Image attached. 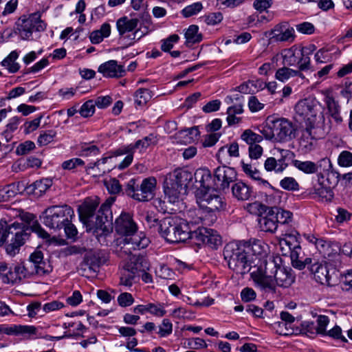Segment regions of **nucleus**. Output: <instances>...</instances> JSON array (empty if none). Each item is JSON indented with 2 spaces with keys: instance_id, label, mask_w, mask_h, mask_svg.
Here are the masks:
<instances>
[{
  "instance_id": "nucleus-39",
  "label": "nucleus",
  "mask_w": 352,
  "mask_h": 352,
  "mask_svg": "<svg viewBox=\"0 0 352 352\" xmlns=\"http://www.w3.org/2000/svg\"><path fill=\"white\" fill-rule=\"evenodd\" d=\"M243 112V105L241 104L230 107L227 109V122L229 126L239 124L241 122V118L236 115L241 114Z\"/></svg>"
},
{
  "instance_id": "nucleus-24",
  "label": "nucleus",
  "mask_w": 352,
  "mask_h": 352,
  "mask_svg": "<svg viewBox=\"0 0 352 352\" xmlns=\"http://www.w3.org/2000/svg\"><path fill=\"white\" fill-rule=\"evenodd\" d=\"M290 258L292 266L298 270H302L307 265V267L312 263L311 258H305V254L302 251L300 245H294L290 252Z\"/></svg>"
},
{
  "instance_id": "nucleus-13",
  "label": "nucleus",
  "mask_w": 352,
  "mask_h": 352,
  "mask_svg": "<svg viewBox=\"0 0 352 352\" xmlns=\"http://www.w3.org/2000/svg\"><path fill=\"white\" fill-rule=\"evenodd\" d=\"M149 243V239L142 233L129 234L123 239L122 251L126 254H131V250H141L146 248Z\"/></svg>"
},
{
  "instance_id": "nucleus-21",
  "label": "nucleus",
  "mask_w": 352,
  "mask_h": 352,
  "mask_svg": "<svg viewBox=\"0 0 352 352\" xmlns=\"http://www.w3.org/2000/svg\"><path fill=\"white\" fill-rule=\"evenodd\" d=\"M233 197L238 201H245L255 198V192L252 187L241 181L237 182L232 186Z\"/></svg>"
},
{
  "instance_id": "nucleus-57",
  "label": "nucleus",
  "mask_w": 352,
  "mask_h": 352,
  "mask_svg": "<svg viewBox=\"0 0 352 352\" xmlns=\"http://www.w3.org/2000/svg\"><path fill=\"white\" fill-rule=\"evenodd\" d=\"M282 188L287 190H297L299 185L296 180L291 177H287L283 179L280 182Z\"/></svg>"
},
{
  "instance_id": "nucleus-7",
  "label": "nucleus",
  "mask_w": 352,
  "mask_h": 352,
  "mask_svg": "<svg viewBox=\"0 0 352 352\" xmlns=\"http://www.w3.org/2000/svg\"><path fill=\"white\" fill-rule=\"evenodd\" d=\"M157 180L153 177L144 179L141 183L136 179H130L125 188L126 195L139 201H148L155 196Z\"/></svg>"
},
{
  "instance_id": "nucleus-18",
  "label": "nucleus",
  "mask_w": 352,
  "mask_h": 352,
  "mask_svg": "<svg viewBox=\"0 0 352 352\" xmlns=\"http://www.w3.org/2000/svg\"><path fill=\"white\" fill-rule=\"evenodd\" d=\"M116 232L124 236L137 232V226L129 213L122 212L115 221Z\"/></svg>"
},
{
  "instance_id": "nucleus-37",
  "label": "nucleus",
  "mask_w": 352,
  "mask_h": 352,
  "mask_svg": "<svg viewBox=\"0 0 352 352\" xmlns=\"http://www.w3.org/2000/svg\"><path fill=\"white\" fill-rule=\"evenodd\" d=\"M1 331L7 335H34L36 332V328L34 326L14 325L10 327H3L1 329Z\"/></svg>"
},
{
  "instance_id": "nucleus-3",
  "label": "nucleus",
  "mask_w": 352,
  "mask_h": 352,
  "mask_svg": "<svg viewBox=\"0 0 352 352\" xmlns=\"http://www.w3.org/2000/svg\"><path fill=\"white\" fill-rule=\"evenodd\" d=\"M295 119L305 123V130L311 139L323 138L325 134L324 118L320 103L313 99L300 100L295 106Z\"/></svg>"
},
{
  "instance_id": "nucleus-56",
  "label": "nucleus",
  "mask_w": 352,
  "mask_h": 352,
  "mask_svg": "<svg viewBox=\"0 0 352 352\" xmlns=\"http://www.w3.org/2000/svg\"><path fill=\"white\" fill-rule=\"evenodd\" d=\"M221 244V238L217 234V232L210 229V234L206 240L205 245H208L212 249H216L219 245Z\"/></svg>"
},
{
  "instance_id": "nucleus-14",
  "label": "nucleus",
  "mask_w": 352,
  "mask_h": 352,
  "mask_svg": "<svg viewBox=\"0 0 352 352\" xmlns=\"http://www.w3.org/2000/svg\"><path fill=\"white\" fill-rule=\"evenodd\" d=\"M214 176L217 186L224 190L229 188L230 183L236 180V172L229 166H219L215 169Z\"/></svg>"
},
{
  "instance_id": "nucleus-62",
  "label": "nucleus",
  "mask_w": 352,
  "mask_h": 352,
  "mask_svg": "<svg viewBox=\"0 0 352 352\" xmlns=\"http://www.w3.org/2000/svg\"><path fill=\"white\" fill-rule=\"evenodd\" d=\"M325 103L329 114L340 111V106L332 96H327L325 98Z\"/></svg>"
},
{
  "instance_id": "nucleus-48",
  "label": "nucleus",
  "mask_w": 352,
  "mask_h": 352,
  "mask_svg": "<svg viewBox=\"0 0 352 352\" xmlns=\"http://www.w3.org/2000/svg\"><path fill=\"white\" fill-rule=\"evenodd\" d=\"M135 103L142 106L145 104L151 98V91L148 89H138L134 94Z\"/></svg>"
},
{
  "instance_id": "nucleus-1",
  "label": "nucleus",
  "mask_w": 352,
  "mask_h": 352,
  "mask_svg": "<svg viewBox=\"0 0 352 352\" xmlns=\"http://www.w3.org/2000/svg\"><path fill=\"white\" fill-rule=\"evenodd\" d=\"M113 198L108 199L95 213L99 202L97 199H87L78 209L81 222L86 226L87 232H92L97 236H106L113 229V214L111 206Z\"/></svg>"
},
{
  "instance_id": "nucleus-35",
  "label": "nucleus",
  "mask_w": 352,
  "mask_h": 352,
  "mask_svg": "<svg viewBox=\"0 0 352 352\" xmlns=\"http://www.w3.org/2000/svg\"><path fill=\"white\" fill-rule=\"evenodd\" d=\"M170 176L184 188V192L193 179V175L190 172L182 169L175 170Z\"/></svg>"
},
{
  "instance_id": "nucleus-51",
  "label": "nucleus",
  "mask_w": 352,
  "mask_h": 352,
  "mask_svg": "<svg viewBox=\"0 0 352 352\" xmlns=\"http://www.w3.org/2000/svg\"><path fill=\"white\" fill-rule=\"evenodd\" d=\"M270 207L262 204L258 201H254L247 204L245 209L251 214L261 216Z\"/></svg>"
},
{
  "instance_id": "nucleus-59",
  "label": "nucleus",
  "mask_w": 352,
  "mask_h": 352,
  "mask_svg": "<svg viewBox=\"0 0 352 352\" xmlns=\"http://www.w3.org/2000/svg\"><path fill=\"white\" fill-rule=\"evenodd\" d=\"M338 164L342 167L352 166V153L349 151H342L338 159Z\"/></svg>"
},
{
  "instance_id": "nucleus-6",
  "label": "nucleus",
  "mask_w": 352,
  "mask_h": 352,
  "mask_svg": "<svg viewBox=\"0 0 352 352\" xmlns=\"http://www.w3.org/2000/svg\"><path fill=\"white\" fill-rule=\"evenodd\" d=\"M190 223L186 220L168 217L160 220L157 232L169 243L184 242L190 237Z\"/></svg>"
},
{
  "instance_id": "nucleus-4",
  "label": "nucleus",
  "mask_w": 352,
  "mask_h": 352,
  "mask_svg": "<svg viewBox=\"0 0 352 352\" xmlns=\"http://www.w3.org/2000/svg\"><path fill=\"white\" fill-rule=\"evenodd\" d=\"M263 263V272H250L251 278L261 289L274 292L275 282L280 287H288L294 281L292 270L278 265L274 259Z\"/></svg>"
},
{
  "instance_id": "nucleus-36",
  "label": "nucleus",
  "mask_w": 352,
  "mask_h": 352,
  "mask_svg": "<svg viewBox=\"0 0 352 352\" xmlns=\"http://www.w3.org/2000/svg\"><path fill=\"white\" fill-rule=\"evenodd\" d=\"M286 26V25L276 26L273 31V38L278 41H293L295 37L294 29Z\"/></svg>"
},
{
  "instance_id": "nucleus-52",
  "label": "nucleus",
  "mask_w": 352,
  "mask_h": 352,
  "mask_svg": "<svg viewBox=\"0 0 352 352\" xmlns=\"http://www.w3.org/2000/svg\"><path fill=\"white\" fill-rule=\"evenodd\" d=\"M340 285L343 291L352 294V270L342 276Z\"/></svg>"
},
{
  "instance_id": "nucleus-34",
  "label": "nucleus",
  "mask_w": 352,
  "mask_h": 352,
  "mask_svg": "<svg viewBox=\"0 0 352 352\" xmlns=\"http://www.w3.org/2000/svg\"><path fill=\"white\" fill-rule=\"evenodd\" d=\"M324 176L323 174L318 175V184L314 187V192L327 201H331L333 197V192L329 187L324 184Z\"/></svg>"
},
{
  "instance_id": "nucleus-16",
  "label": "nucleus",
  "mask_w": 352,
  "mask_h": 352,
  "mask_svg": "<svg viewBox=\"0 0 352 352\" xmlns=\"http://www.w3.org/2000/svg\"><path fill=\"white\" fill-rule=\"evenodd\" d=\"M34 274L33 270H30L25 263H21L10 268L8 273L3 277V281L6 283H16L22 278L30 277Z\"/></svg>"
},
{
  "instance_id": "nucleus-29",
  "label": "nucleus",
  "mask_w": 352,
  "mask_h": 352,
  "mask_svg": "<svg viewBox=\"0 0 352 352\" xmlns=\"http://www.w3.org/2000/svg\"><path fill=\"white\" fill-rule=\"evenodd\" d=\"M52 185V180L51 179L43 178L28 186L27 193L28 195H32L35 197H39L42 196Z\"/></svg>"
},
{
  "instance_id": "nucleus-40",
  "label": "nucleus",
  "mask_w": 352,
  "mask_h": 352,
  "mask_svg": "<svg viewBox=\"0 0 352 352\" xmlns=\"http://www.w3.org/2000/svg\"><path fill=\"white\" fill-rule=\"evenodd\" d=\"M140 275L135 274L133 271L124 265L120 275V285L131 287L134 283L137 282Z\"/></svg>"
},
{
  "instance_id": "nucleus-28",
  "label": "nucleus",
  "mask_w": 352,
  "mask_h": 352,
  "mask_svg": "<svg viewBox=\"0 0 352 352\" xmlns=\"http://www.w3.org/2000/svg\"><path fill=\"white\" fill-rule=\"evenodd\" d=\"M164 187L165 195L168 197L170 202L175 203L180 194L185 193L184 188L179 186L177 182L173 181L170 176L166 179Z\"/></svg>"
},
{
  "instance_id": "nucleus-42",
  "label": "nucleus",
  "mask_w": 352,
  "mask_h": 352,
  "mask_svg": "<svg viewBox=\"0 0 352 352\" xmlns=\"http://www.w3.org/2000/svg\"><path fill=\"white\" fill-rule=\"evenodd\" d=\"M331 168L332 166L329 168H323L324 173L322 174L324 176V184L333 190V188L336 186L340 181V174L333 171Z\"/></svg>"
},
{
  "instance_id": "nucleus-32",
  "label": "nucleus",
  "mask_w": 352,
  "mask_h": 352,
  "mask_svg": "<svg viewBox=\"0 0 352 352\" xmlns=\"http://www.w3.org/2000/svg\"><path fill=\"white\" fill-rule=\"evenodd\" d=\"M283 62L285 65L295 66L300 61V56L302 55V50L296 47L285 49L281 53Z\"/></svg>"
},
{
  "instance_id": "nucleus-33",
  "label": "nucleus",
  "mask_w": 352,
  "mask_h": 352,
  "mask_svg": "<svg viewBox=\"0 0 352 352\" xmlns=\"http://www.w3.org/2000/svg\"><path fill=\"white\" fill-rule=\"evenodd\" d=\"M288 164L285 162V157L281 156L278 160L273 157L266 159L264 163V168L266 171H274L276 173H280L287 167Z\"/></svg>"
},
{
  "instance_id": "nucleus-61",
  "label": "nucleus",
  "mask_w": 352,
  "mask_h": 352,
  "mask_svg": "<svg viewBox=\"0 0 352 352\" xmlns=\"http://www.w3.org/2000/svg\"><path fill=\"white\" fill-rule=\"evenodd\" d=\"M202 9V4L199 2L195 3L192 5L186 6L182 10V14L185 17H189L198 13Z\"/></svg>"
},
{
  "instance_id": "nucleus-58",
  "label": "nucleus",
  "mask_w": 352,
  "mask_h": 352,
  "mask_svg": "<svg viewBox=\"0 0 352 352\" xmlns=\"http://www.w3.org/2000/svg\"><path fill=\"white\" fill-rule=\"evenodd\" d=\"M179 39V36L175 34L169 36L167 38L162 40L161 45L162 50L165 52H170L173 47L174 43H177Z\"/></svg>"
},
{
  "instance_id": "nucleus-55",
  "label": "nucleus",
  "mask_w": 352,
  "mask_h": 352,
  "mask_svg": "<svg viewBox=\"0 0 352 352\" xmlns=\"http://www.w3.org/2000/svg\"><path fill=\"white\" fill-rule=\"evenodd\" d=\"M95 107L94 100H89L81 106L79 113L84 118L90 117L94 113Z\"/></svg>"
},
{
  "instance_id": "nucleus-49",
  "label": "nucleus",
  "mask_w": 352,
  "mask_h": 352,
  "mask_svg": "<svg viewBox=\"0 0 352 352\" xmlns=\"http://www.w3.org/2000/svg\"><path fill=\"white\" fill-rule=\"evenodd\" d=\"M109 171V169H106L101 166H100L95 162L89 163L86 167L87 173L94 177L102 176L104 174Z\"/></svg>"
},
{
  "instance_id": "nucleus-64",
  "label": "nucleus",
  "mask_w": 352,
  "mask_h": 352,
  "mask_svg": "<svg viewBox=\"0 0 352 352\" xmlns=\"http://www.w3.org/2000/svg\"><path fill=\"white\" fill-rule=\"evenodd\" d=\"M329 322V319L327 316H319L317 320L318 327L316 328V333L321 335L326 333V327Z\"/></svg>"
},
{
  "instance_id": "nucleus-38",
  "label": "nucleus",
  "mask_w": 352,
  "mask_h": 352,
  "mask_svg": "<svg viewBox=\"0 0 352 352\" xmlns=\"http://www.w3.org/2000/svg\"><path fill=\"white\" fill-rule=\"evenodd\" d=\"M141 25H143L144 30H142V27L137 29L132 33L133 37L131 38V41H133L138 36V39L142 38L144 35L148 34L149 32V26L151 25V17L148 13H143L140 16Z\"/></svg>"
},
{
  "instance_id": "nucleus-20",
  "label": "nucleus",
  "mask_w": 352,
  "mask_h": 352,
  "mask_svg": "<svg viewBox=\"0 0 352 352\" xmlns=\"http://www.w3.org/2000/svg\"><path fill=\"white\" fill-rule=\"evenodd\" d=\"M100 254L96 252H89L85 254L83 261L80 263L78 270L85 276V272L88 269L89 272H96L102 263Z\"/></svg>"
},
{
  "instance_id": "nucleus-8",
  "label": "nucleus",
  "mask_w": 352,
  "mask_h": 352,
  "mask_svg": "<svg viewBox=\"0 0 352 352\" xmlns=\"http://www.w3.org/2000/svg\"><path fill=\"white\" fill-rule=\"evenodd\" d=\"M44 225L51 229L60 230L74 216V210L69 206H52L43 213Z\"/></svg>"
},
{
  "instance_id": "nucleus-27",
  "label": "nucleus",
  "mask_w": 352,
  "mask_h": 352,
  "mask_svg": "<svg viewBox=\"0 0 352 352\" xmlns=\"http://www.w3.org/2000/svg\"><path fill=\"white\" fill-rule=\"evenodd\" d=\"M129 261L125 263V266L133 271L135 274L146 271L149 269V263L144 256L130 254Z\"/></svg>"
},
{
  "instance_id": "nucleus-46",
  "label": "nucleus",
  "mask_w": 352,
  "mask_h": 352,
  "mask_svg": "<svg viewBox=\"0 0 352 352\" xmlns=\"http://www.w3.org/2000/svg\"><path fill=\"white\" fill-rule=\"evenodd\" d=\"M241 138L245 141L249 146L250 145L258 144V143L263 141V135L257 134L250 129L245 130L242 133Z\"/></svg>"
},
{
  "instance_id": "nucleus-12",
  "label": "nucleus",
  "mask_w": 352,
  "mask_h": 352,
  "mask_svg": "<svg viewBox=\"0 0 352 352\" xmlns=\"http://www.w3.org/2000/svg\"><path fill=\"white\" fill-rule=\"evenodd\" d=\"M242 245H244V248L248 253L252 260L259 261V264L256 265V270L251 272H261L265 269L263 263H268L269 261L265 258V252L264 250L263 243L259 240H254L253 241H242Z\"/></svg>"
},
{
  "instance_id": "nucleus-43",
  "label": "nucleus",
  "mask_w": 352,
  "mask_h": 352,
  "mask_svg": "<svg viewBox=\"0 0 352 352\" xmlns=\"http://www.w3.org/2000/svg\"><path fill=\"white\" fill-rule=\"evenodd\" d=\"M27 185L24 181L12 183L3 189V191L8 195V197H14L16 194H21L27 192Z\"/></svg>"
},
{
  "instance_id": "nucleus-50",
  "label": "nucleus",
  "mask_w": 352,
  "mask_h": 352,
  "mask_svg": "<svg viewBox=\"0 0 352 352\" xmlns=\"http://www.w3.org/2000/svg\"><path fill=\"white\" fill-rule=\"evenodd\" d=\"M298 74L297 70L283 67L276 71L275 76L277 80L284 82L288 80L290 77L296 76Z\"/></svg>"
},
{
  "instance_id": "nucleus-10",
  "label": "nucleus",
  "mask_w": 352,
  "mask_h": 352,
  "mask_svg": "<svg viewBox=\"0 0 352 352\" xmlns=\"http://www.w3.org/2000/svg\"><path fill=\"white\" fill-rule=\"evenodd\" d=\"M196 197L199 207L208 213L219 212L226 207L223 199L213 190H196Z\"/></svg>"
},
{
  "instance_id": "nucleus-45",
  "label": "nucleus",
  "mask_w": 352,
  "mask_h": 352,
  "mask_svg": "<svg viewBox=\"0 0 352 352\" xmlns=\"http://www.w3.org/2000/svg\"><path fill=\"white\" fill-rule=\"evenodd\" d=\"M241 167L243 171L248 177H251L254 180L259 181L263 184H269L267 181L264 180L261 177L260 172L256 168L252 167L251 164H245V162H242Z\"/></svg>"
},
{
  "instance_id": "nucleus-17",
  "label": "nucleus",
  "mask_w": 352,
  "mask_h": 352,
  "mask_svg": "<svg viewBox=\"0 0 352 352\" xmlns=\"http://www.w3.org/2000/svg\"><path fill=\"white\" fill-rule=\"evenodd\" d=\"M26 265L33 270L34 274L44 275L51 271V267L43 259V254L41 250H35L30 256Z\"/></svg>"
},
{
  "instance_id": "nucleus-11",
  "label": "nucleus",
  "mask_w": 352,
  "mask_h": 352,
  "mask_svg": "<svg viewBox=\"0 0 352 352\" xmlns=\"http://www.w3.org/2000/svg\"><path fill=\"white\" fill-rule=\"evenodd\" d=\"M275 142H287L296 136V127L286 118H278L272 121Z\"/></svg>"
},
{
  "instance_id": "nucleus-25",
  "label": "nucleus",
  "mask_w": 352,
  "mask_h": 352,
  "mask_svg": "<svg viewBox=\"0 0 352 352\" xmlns=\"http://www.w3.org/2000/svg\"><path fill=\"white\" fill-rule=\"evenodd\" d=\"M310 272L314 274L315 280L322 285H330L331 277L326 265L315 262L311 263L308 267Z\"/></svg>"
},
{
  "instance_id": "nucleus-44",
  "label": "nucleus",
  "mask_w": 352,
  "mask_h": 352,
  "mask_svg": "<svg viewBox=\"0 0 352 352\" xmlns=\"http://www.w3.org/2000/svg\"><path fill=\"white\" fill-rule=\"evenodd\" d=\"M198 26L195 25H190L185 33L186 38V45L194 44L200 42L202 40L201 34H198Z\"/></svg>"
},
{
  "instance_id": "nucleus-31",
  "label": "nucleus",
  "mask_w": 352,
  "mask_h": 352,
  "mask_svg": "<svg viewBox=\"0 0 352 352\" xmlns=\"http://www.w3.org/2000/svg\"><path fill=\"white\" fill-rule=\"evenodd\" d=\"M316 245L324 257L332 258L340 253V245L337 242L320 240L317 241Z\"/></svg>"
},
{
  "instance_id": "nucleus-26",
  "label": "nucleus",
  "mask_w": 352,
  "mask_h": 352,
  "mask_svg": "<svg viewBox=\"0 0 352 352\" xmlns=\"http://www.w3.org/2000/svg\"><path fill=\"white\" fill-rule=\"evenodd\" d=\"M193 177L195 178V187L197 190L204 189L205 190H211L212 176L210 171L206 168L197 169Z\"/></svg>"
},
{
  "instance_id": "nucleus-2",
  "label": "nucleus",
  "mask_w": 352,
  "mask_h": 352,
  "mask_svg": "<svg viewBox=\"0 0 352 352\" xmlns=\"http://www.w3.org/2000/svg\"><path fill=\"white\" fill-rule=\"evenodd\" d=\"M31 232L36 233L42 239L50 238V234L37 221H33L30 226L23 222L16 221L7 225L6 221H0V246L6 241H10V243L6 245V251L10 256H14L19 252L20 248L25 244Z\"/></svg>"
},
{
  "instance_id": "nucleus-47",
  "label": "nucleus",
  "mask_w": 352,
  "mask_h": 352,
  "mask_svg": "<svg viewBox=\"0 0 352 352\" xmlns=\"http://www.w3.org/2000/svg\"><path fill=\"white\" fill-rule=\"evenodd\" d=\"M80 152L81 156H96L100 153V149L91 143L84 142L80 144Z\"/></svg>"
},
{
  "instance_id": "nucleus-60",
  "label": "nucleus",
  "mask_w": 352,
  "mask_h": 352,
  "mask_svg": "<svg viewBox=\"0 0 352 352\" xmlns=\"http://www.w3.org/2000/svg\"><path fill=\"white\" fill-rule=\"evenodd\" d=\"M173 331V324L168 319H164L162 323L159 327L157 333L160 337H166Z\"/></svg>"
},
{
  "instance_id": "nucleus-63",
  "label": "nucleus",
  "mask_w": 352,
  "mask_h": 352,
  "mask_svg": "<svg viewBox=\"0 0 352 352\" xmlns=\"http://www.w3.org/2000/svg\"><path fill=\"white\" fill-rule=\"evenodd\" d=\"M119 305L125 307L131 305L134 302L132 295L127 292L120 294L118 297Z\"/></svg>"
},
{
  "instance_id": "nucleus-5",
  "label": "nucleus",
  "mask_w": 352,
  "mask_h": 352,
  "mask_svg": "<svg viewBox=\"0 0 352 352\" xmlns=\"http://www.w3.org/2000/svg\"><path fill=\"white\" fill-rule=\"evenodd\" d=\"M224 258L228 261V267L235 273L244 275L251 270H256L259 261L252 260L242 241H234L228 243L223 250Z\"/></svg>"
},
{
  "instance_id": "nucleus-19",
  "label": "nucleus",
  "mask_w": 352,
  "mask_h": 352,
  "mask_svg": "<svg viewBox=\"0 0 352 352\" xmlns=\"http://www.w3.org/2000/svg\"><path fill=\"white\" fill-rule=\"evenodd\" d=\"M292 164L299 170L306 174H314L318 172V168H329L331 163L329 159L322 158L317 164L311 161L292 160Z\"/></svg>"
},
{
  "instance_id": "nucleus-23",
  "label": "nucleus",
  "mask_w": 352,
  "mask_h": 352,
  "mask_svg": "<svg viewBox=\"0 0 352 352\" xmlns=\"http://www.w3.org/2000/svg\"><path fill=\"white\" fill-rule=\"evenodd\" d=\"M98 72L102 74L104 77L120 78L124 75L125 70L122 65H118L116 60H111L100 65Z\"/></svg>"
},
{
  "instance_id": "nucleus-9",
  "label": "nucleus",
  "mask_w": 352,
  "mask_h": 352,
  "mask_svg": "<svg viewBox=\"0 0 352 352\" xmlns=\"http://www.w3.org/2000/svg\"><path fill=\"white\" fill-rule=\"evenodd\" d=\"M46 28L45 23L41 19L38 13L28 16H22L15 23L14 32L23 40H29L33 32H41Z\"/></svg>"
},
{
  "instance_id": "nucleus-54",
  "label": "nucleus",
  "mask_w": 352,
  "mask_h": 352,
  "mask_svg": "<svg viewBox=\"0 0 352 352\" xmlns=\"http://www.w3.org/2000/svg\"><path fill=\"white\" fill-rule=\"evenodd\" d=\"M56 132L54 130L43 131L38 138V143L40 146L47 145L54 140Z\"/></svg>"
},
{
  "instance_id": "nucleus-22",
  "label": "nucleus",
  "mask_w": 352,
  "mask_h": 352,
  "mask_svg": "<svg viewBox=\"0 0 352 352\" xmlns=\"http://www.w3.org/2000/svg\"><path fill=\"white\" fill-rule=\"evenodd\" d=\"M139 22L140 20L138 18L129 19L127 16H122L118 19L116 21V27L120 36L124 39L128 38L131 40L133 35L126 36L125 34L132 31L135 32Z\"/></svg>"
},
{
  "instance_id": "nucleus-53",
  "label": "nucleus",
  "mask_w": 352,
  "mask_h": 352,
  "mask_svg": "<svg viewBox=\"0 0 352 352\" xmlns=\"http://www.w3.org/2000/svg\"><path fill=\"white\" fill-rule=\"evenodd\" d=\"M155 137L154 135L150 134L143 139L138 140L134 144H132V146L134 151L136 148L145 149L151 144H155Z\"/></svg>"
},
{
  "instance_id": "nucleus-41",
  "label": "nucleus",
  "mask_w": 352,
  "mask_h": 352,
  "mask_svg": "<svg viewBox=\"0 0 352 352\" xmlns=\"http://www.w3.org/2000/svg\"><path fill=\"white\" fill-rule=\"evenodd\" d=\"M272 210L274 212L275 218L277 219L278 227L281 228L292 221V213L291 212L277 207L272 208Z\"/></svg>"
},
{
  "instance_id": "nucleus-30",
  "label": "nucleus",
  "mask_w": 352,
  "mask_h": 352,
  "mask_svg": "<svg viewBox=\"0 0 352 352\" xmlns=\"http://www.w3.org/2000/svg\"><path fill=\"white\" fill-rule=\"evenodd\" d=\"M265 216L260 219L261 228L265 232H274L278 228L277 219L275 218L272 207H270L264 212Z\"/></svg>"
},
{
  "instance_id": "nucleus-15",
  "label": "nucleus",
  "mask_w": 352,
  "mask_h": 352,
  "mask_svg": "<svg viewBox=\"0 0 352 352\" xmlns=\"http://www.w3.org/2000/svg\"><path fill=\"white\" fill-rule=\"evenodd\" d=\"M198 214H199V213ZM203 221H205V219L203 217L201 214H200L196 219L189 222V223H190V232L189 233L190 237L188 239L192 240L193 243L197 245L206 244L210 231V229H208L203 226L196 227L197 224L199 222H202Z\"/></svg>"
}]
</instances>
